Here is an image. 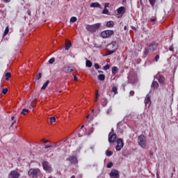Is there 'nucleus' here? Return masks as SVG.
<instances>
[{
  "label": "nucleus",
  "mask_w": 178,
  "mask_h": 178,
  "mask_svg": "<svg viewBox=\"0 0 178 178\" xmlns=\"http://www.w3.org/2000/svg\"><path fill=\"white\" fill-rule=\"evenodd\" d=\"M52 147H54V145H46L44 147L45 149H48V148H52Z\"/></svg>",
  "instance_id": "nucleus-43"
},
{
  "label": "nucleus",
  "mask_w": 178,
  "mask_h": 178,
  "mask_svg": "<svg viewBox=\"0 0 178 178\" xmlns=\"http://www.w3.org/2000/svg\"><path fill=\"white\" fill-rule=\"evenodd\" d=\"M119 70V68L118 67H112V74H116Z\"/></svg>",
  "instance_id": "nucleus-21"
},
{
  "label": "nucleus",
  "mask_w": 178,
  "mask_h": 178,
  "mask_svg": "<svg viewBox=\"0 0 178 178\" xmlns=\"http://www.w3.org/2000/svg\"><path fill=\"white\" fill-rule=\"evenodd\" d=\"M81 129H84V125H82V126L81 127Z\"/></svg>",
  "instance_id": "nucleus-57"
},
{
  "label": "nucleus",
  "mask_w": 178,
  "mask_h": 178,
  "mask_svg": "<svg viewBox=\"0 0 178 178\" xmlns=\"http://www.w3.org/2000/svg\"><path fill=\"white\" fill-rule=\"evenodd\" d=\"M124 30H127V26H125L124 27Z\"/></svg>",
  "instance_id": "nucleus-55"
},
{
  "label": "nucleus",
  "mask_w": 178,
  "mask_h": 178,
  "mask_svg": "<svg viewBox=\"0 0 178 178\" xmlns=\"http://www.w3.org/2000/svg\"><path fill=\"white\" fill-rule=\"evenodd\" d=\"M151 23H154V22H156V17H154V18H150Z\"/></svg>",
  "instance_id": "nucleus-39"
},
{
  "label": "nucleus",
  "mask_w": 178,
  "mask_h": 178,
  "mask_svg": "<svg viewBox=\"0 0 178 178\" xmlns=\"http://www.w3.org/2000/svg\"><path fill=\"white\" fill-rule=\"evenodd\" d=\"M29 113V109L24 108V109H22V111L21 112V115H26V113Z\"/></svg>",
  "instance_id": "nucleus-30"
},
{
  "label": "nucleus",
  "mask_w": 178,
  "mask_h": 178,
  "mask_svg": "<svg viewBox=\"0 0 178 178\" xmlns=\"http://www.w3.org/2000/svg\"><path fill=\"white\" fill-rule=\"evenodd\" d=\"M129 95H131V97H133V95H134V90H131L129 92Z\"/></svg>",
  "instance_id": "nucleus-47"
},
{
  "label": "nucleus",
  "mask_w": 178,
  "mask_h": 178,
  "mask_svg": "<svg viewBox=\"0 0 178 178\" xmlns=\"http://www.w3.org/2000/svg\"><path fill=\"white\" fill-rule=\"evenodd\" d=\"M42 168L45 172H47V173H51L52 167L51 166V164H49V162L44 161L42 162Z\"/></svg>",
  "instance_id": "nucleus-5"
},
{
  "label": "nucleus",
  "mask_w": 178,
  "mask_h": 178,
  "mask_svg": "<svg viewBox=\"0 0 178 178\" xmlns=\"http://www.w3.org/2000/svg\"><path fill=\"white\" fill-rule=\"evenodd\" d=\"M69 161H70V163L76 164L78 163L77 157L76 156H71L69 158Z\"/></svg>",
  "instance_id": "nucleus-14"
},
{
  "label": "nucleus",
  "mask_w": 178,
  "mask_h": 178,
  "mask_svg": "<svg viewBox=\"0 0 178 178\" xmlns=\"http://www.w3.org/2000/svg\"><path fill=\"white\" fill-rule=\"evenodd\" d=\"M42 74L41 72H39L36 76V80H40V79H41Z\"/></svg>",
  "instance_id": "nucleus-37"
},
{
  "label": "nucleus",
  "mask_w": 178,
  "mask_h": 178,
  "mask_svg": "<svg viewBox=\"0 0 178 178\" xmlns=\"http://www.w3.org/2000/svg\"><path fill=\"white\" fill-rule=\"evenodd\" d=\"M92 112H94V110H92Z\"/></svg>",
  "instance_id": "nucleus-62"
},
{
  "label": "nucleus",
  "mask_w": 178,
  "mask_h": 178,
  "mask_svg": "<svg viewBox=\"0 0 178 178\" xmlns=\"http://www.w3.org/2000/svg\"><path fill=\"white\" fill-rule=\"evenodd\" d=\"M116 134H113L111 136V134H109L108 135V142L111 143H115V141H116Z\"/></svg>",
  "instance_id": "nucleus-11"
},
{
  "label": "nucleus",
  "mask_w": 178,
  "mask_h": 178,
  "mask_svg": "<svg viewBox=\"0 0 178 178\" xmlns=\"http://www.w3.org/2000/svg\"><path fill=\"white\" fill-rule=\"evenodd\" d=\"M157 47H158V44L156 43L152 42L149 44L148 48L150 49V51H155Z\"/></svg>",
  "instance_id": "nucleus-15"
},
{
  "label": "nucleus",
  "mask_w": 178,
  "mask_h": 178,
  "mask_svg": "<svg viewBox=\"0 0 178 178\" xmlns=\"http://www.w3.org/2000/svg\"><path fill=\"white\" fill-rule=\"evenodd\" d=\"M55 62V58H51L49 60V63L52 65Z\"/></svg>",
  "instance_id": "nucleus-35"
},
{
  "label": "nucleus",
  "mask_w": 178,
  "mask_h": 178,
  "mask_svg": "<svg viewBox=\"0 0 178 178\" xmlns=\"http://www.w3.org/2000/svg\"><path fill=\"white\" fill-rule=\"evenodd\" d=\"M111 112H112V107H110L108 110H107V115H109V113H111Z\"/></svg>",
  "instance_id": "nucleus-42"
},
{
  "label": "nucleus",
  "mask_w": 178,
  "mask_h": 178,
  "mask_svg": "<svg viewBox=\"0 0 178 178\" xmlns=\"http://www.w3.org/2000/svg\"><path fill=\"white\" fill-rule=\"evenodd\" d=\"M115 34V32L112 30H106L103 31L101 33V36L102 38H108V37H111V35H113Z\"/></svg>",
  "instance_id": "nucleus-6"
},
{
  "label": "nucleus",
  "mask_w": 178,
  "mask_h": 178,
  "mask_svg": "<svg viewBox=\"0 0 178 178\" xmlns=\"http://www.w3.org/2000/svg\"><path fill=\"white\" fill-rule=\"evenodd\" d=\"M112 166H113V163H112V162H110V163H108L107 164V168H108V169H111V168H112Z\"/></svg>",
  "instance_id": "nucleus-38"
},
{
  "label": "nucleus",
  "mask_w": 178,
  "mask_h": 178,
  "mask_svg": "<svg viewBox=\"0 0 178 178\" xmlns=\"http://www.w3.org/2000/svg\"><path fill=\"white\" fill-rule=\"evenodd\" d=\"M86 65V67H91V66H92V63L90 61V60H87Z\"/></svg>",
  "instance_id": "nucleus-26"
},
{
  "label": "nucleus",
  "mask_w": 178,
  "mask_h": 178,
  "mask_svg": "<svg viewBox=\"0 0 178 178\" xmlns=\"http://www.w3.org/2000/svg\"><path fill=\"white\" fill-rule=\"evenodd\" d=\"M149 51H151V49H149V47L146 49L145 51V55H148V54H149Z\"/></svg>",
  "instance_id": "nucleus-40"
},
{
  "label": "nucleus",
  "mask_w": 178,
  "mask_h": 178,
  "mask_svg": "<svg viewBox=\"0 0 178 178\" xmlns=\"http://www.w3.org/2000/svg\"><path fill=\"white\" fill-rule=\"evenodd\" d=\"M90 8H101V4L98 2L91 3L90 5Z\"/></svg>",
  "instance_id": "nucleus-17"
},
{
  "label": "nucleus",
  "mask_w": 178,
  "mask_h": 178,
  "mask_svg": "<svg viewBox=\"0 0 178 178\" xmlns=\"http://www.w3.org/2000/svg\"><path fill=\"white\" fill-rule=\"evenodd\" d=\"M118 15H124L126 13V8L121 6L117 9Z\"/></svg>",
  "instance_id": "nucleus-13"
},
{
  "label": "nucleus",
  "mask_w": 178,
  "mask_h": 178,
  "mask_svg": "<svg viewBox=\"0 0 178 178\" xmlns=\"http://www.w3.org/2000/svg\"><path fill=\"white\" fill-rule=\"evenodd\" d=\"M20 177V173L16 170L11 171L8 175V178H19Z\"/></svg>",
  "instance_id": "nucleus-8"
},
{
  "label": "nucleus",
  "mask_w": 178,
  "mask_h": 178,
  "mask_svg": "<svg viewBox=\"0 0 178 178\" xmlns=\"http://www.w3.org/2000/svg\"><path fill=\"white\" fill-rule=\"evenodd\" d=\"M138 143L141 148L145 149L147 147V138H145V136H139L138 138Z\"/></svg>",
  "instance_id": "nucleus-3"
},
{
  "label": "nucleus",
  "mask_w": 178,
  "mask_h": 178,
  "mask_svg": "<svg viewBox=\"0 0 178 178\" xmlns=\"http://www.w3.org/2000/svg\"><path fill=\"white\" fill-rule=\"evenodd\" d=\"M2 92L5 95V94H8V88H3L2 90Z\"/></svg>",
  "instance_id": "nucleus-41"
},
{
  "label": "nucleus",
  "mask_w": 178,
  "mask_h": 178,
  "mask_svg": "<svg viewBox=\"0 0 178 178\" xmlns=\"http://www.w3.org/2000/svg\"><path fill=\"white\" fill-rule=\"evenodd\" d=\"M98 80H100V81H104L105 80V75L100 74L98 75Z\"/></svg>",
  "instance_id": "nucleus-22"
},
{
  "label": "nucleus",
  "mask_w": 178,
  "mask_h": 178,
  "mask_svg": "<svg viewBox=\"0 0 178 178\" xmlns=\"http://www.w3.org/2000/svg\"><path fill=\"white\" fill-rule=\"evenodd\" d=\"M99 27H101V24L97 23L93 25H86V29L89 33H96Z\"/></svg>",
  "instance_id": "nucleus-2"
},
{
  "label": "nucleus",
  "mask_w": 178,
  "mask_h": 178,
  "mask_svg": "<svg viewBox=\"0 0 178 178\" xmlns=\"http://www.w3.org/2000/svg\"><path fill=\"white\" fill-rule=\"evenodd\" d=\"M156 0H149V2L151 5V6H152V8H154V6H155V2Z\"/></svg>",
  "instance_id": "nucleus-32"
},
{
  "label": "nucleus",
  "mask_w": 178,
  "mask_h": 178,
  "mask_svg": "<svg viewBox=\"0 0 178 178\" xmlns=\"http://www.w3.org/2000/svg\"><path fill=\"white\" fill-rule=\"evenodd\" d=\"M151 87L154 90H156V88H158V87H159V84L158 83V81H153Z\"/></svg>",
  "instance_id": "nucleus-18"
},
{
  "label": "nucleus",
  "mask_w": 178,
  "mask_h": 178,
  "mask_svg": "<svg viewBox=\"0 0 178 178\" xmlns=\"http://www.w3.org/2000/svg\"><path fill=\"white\" fill-rule=\"evenodd\" d=\"M48 84H49V81H47L43 86L41 88V90H45V88H47V87H48Z\"/></svg>",
  "instance_id": "nucleus-23"
},
{
  "label": "nucleus",
  "mask_w": 178,
  "mask_h": 178,
  "mask_svg": "<svg viewBox=\"0 0 178 178\" xmlns=\"http://www.w3.org/2000/svg\"><path fill=\"white\" fill-rule=\"evenodd\" d=\"M158 60H159V55H156L155 57V61L158 62Z\"/></svg>",
  "instance_id": "nucleus-46"
},
{
  "label": "nucleus",
  "mask_w": 178,
  "mask_h": 178,
  "mask_svg": "<svg viewBox=\"0 0 178 178\" xmlns=\"http://www.w3.org/2000/svg\"><path fill=\"white\" fill-rule=\"evenodd\" d=\"M110 176L111 177H114V178L119 177V171H118L117 170H111V172H110Z\"/></svg>",
  "instance_id": "nucleus-10"
},
{
  "label": "nucleus",
  "mask_w": 178,
  "mask_h": 178,
  "mask_svg": "<svg viewBox=\"0 0 178 178\" xmlns=\"http://www.w3.org/2000/svg\"><path fill=\"white\" fill-rule=\"evenodd\" d=\"M5 76H6V80L8 81H9V79H10V77H12V74H10V72H7V73L5 74Z\"/></svg>",
  "instance_id": "nucleus-24"
},
{
  "label": "nucleus",
  "mask_w": 178,
  "mask_h": 178,
  "mask_svg": "<svg viewBox=\"0 0 178 178\" xmlns=\"http://www.w3.org/2000/svg\"><path fill=\"white\" fill-rule=\"evenodd\" d=\"M106 48L108 51V55H112V54L116 52V49L119 48V44L116 41H113L107 45Z\"/></svg>",
  "instance_id": "nucleus-1"
},
{
  "label": "nucleus",
  "mask_w": 178,
  "mask_h": 178,
  "mask_svg": "<svg viewBox=\"0 0 178 178\" xmlns=\"http://www.w3.org/2000/svg\"><path fill=\"white\" fill-rule=\"evenodd\" d=\"M145 105L147 104L151 105V97H147L145 99Z\"/></svg>",
  "instance_id": "nucleus-20"
},
{
  "label": "nucleus",
  "mask_w": 178,
  "mask_h": 178,
  "mask_svg": "<svg viewBox=\"0 0 178 178\" xmlns=\"http://www.w3.org/2000/svg\"><path fill=\"white\" fill-rule=\"evenodd\" d=\"M11 120H15V116L11 117Z\"/></svg>",
  "instance_id": "nucleus-54"
},
{
  "label": "nucleus",
  "mask_w": 178,
  "mask_h": 178,
  "mask_svg": "<svg viewBox=\"0 0 178 178\" xmlns=\"http://www.w3.org/2000/svg\"><path fill=\"white\" fill-rule=\"evenodd\" d=\"M95 68L98 70V69H99V65L98 63H95Z\"/></svg>",
  "instance_id": "nucleus-44"
},
{
  "label": "nucleus",
  "mask_w": 178,
  "mask_h": 178,
  "mask_svg": "<svg viewBox=\"0 0 178 178\" xmlns=\"http://www.w3.org/2000/svg\"><path fill=\"white\" fill-rule=\"evenodd\" d=\"M42 141L43 143H44V144H47V143H49V140L45 139H43Z\"/></svg>",
  "instance_id": "nucleus-50"
},
{
  "label": "nucleus",
  "mask_w": 178,
  "mask_h": 178,
  "mask_svg": "<svg viewBox=\"0 0 178 178\" xmlns=\"http://www.w3.org/2000/svg\"><path fill=\"white\" fill-rule=\"evenodd\" d=\"M157 80L159 84H161L162 86L165 84V76H163V75H159V76H157Z\"/></svg>",
  "instance_id": "nucleus-12"
},
{
  "label": "nucleus",
  "mask_w": 178,
  "mask_h": 178,
  "mask_svg": "<svg viewBox=\"0 0 178 178\" xmlns=\"http://www.w3.org/2000/svg\"><path fill=\"white\" fill-rule=\"evenodd\" d=\"M86 118L88 119V118H90V115H88Z\"/></svg>",
  "instance_id": "nucleus-58"
},
{
  "label": "nucleus",
  "mask_w": 178,
  "mask_h": 178,
  "mask_svg": "<svg viewBox=\"0 0 178 178\" xmlns=\"http://www.w3.org/2000/svg\"><path fill=\"white\" fill-rule=\"evenodd\" d=\"M109 13V10L107 8H104L102 10V15H108Z\"/></svg>",
  "instance_id": "nucleus-33"
},
{
  "label": "nucleus",
  "mask_w": 178,
  "mask_h": 178,
  "mask_svg": "<svg viewBox=\"0 0 178 178\" xmlns=\"http://www.w3.org/2000/svg\"><path fill=\"white\" fill-rule=\"evenodd\" d=\"M5 3H9V2H10V0H3Z\"/></svg>",
  "instance_id": "nucleus-51"
},
{
  "label": "nucleus",
  "mask_w": 178,
  "mask_h": 178,
  "mask_svg": "<svg viewBox=\"0 0 178 178\" xmlns=\"http://www.w3.org/2000/svg\"><path fill=\"white\" fill-rule=\"evenodd\" d=\"M70 22H71V23H76V22H77V17H72L70 18Z\"/></svg>",
  "instance_id": "nucleus-31"
},
{
  "label": "nucleus",
  "mask_w": 178,
  "mask_h": 178,
  "mask_svg": "<svg viewBox=\"0 0 178 178\" xmlns=\"http://www.w3.org/2000/svg\"><path fill=\"white\" fill-rule=\"evenodd\" d=\"M8 33H9V26H6L3 36L5 37L6 35H8Z\"/></svg>",
  "instance_id": "nucleus-25"
},
{
  "label": "nucleus",
  "mask_w": 178,
  "mask_h": 178,
  "mask_svg": "<svg viewBox=\"0 0 178 178\" xmlns=\"http://www.w3.org/2000/svg\"><path fill=\"white\" fill-rule=\"evenodd\" d=\"M63 72H64V73H72V72H74V69L65 65L63 67Z\"/></svg>",
  "instance_id": "nucleus-9"
},
{
  "label": "nucleus",
  "mask_w": 178,
  "mask_h": 178,
  "mask_svg": "<svg viewBox=\"0 0 178 178\" xmlns=\"http://www.w3.org/2000/svg\"><path fill=\"white\" fill-rule=\"evenodd\" d=\"M48 178H52V177H49Z\"/></svg>",
  "instance_id": "nucleus-60"
},
{
  "label": "nucleus",
  "mask_w": 178,
  "mask_h": 178,
  "mask_svg": "<svg viewBox=\"0 0 178 178\" xmlns=\"http://www.w3.org/2000/svg\"><path fill=\"white\" fill-rule=\"evenodd\" d=\"M99 97V92L98 90H96V97L95 99V102H97V101H98Z\"/></svg>",
  "instance_id": "nucleus-34"
},
{
  "label": "nucleus",
  "mask_w": 178,
  "mask_h": 178,
  "mask_svg": "<svg viewBox=\"0 0 178 178\" xmlns=\"http://www.w3.org/2000/svg\"><path fill=\"white\" fill-rule=\"evenodd\" d=\"M49 122L51 124H52V123H55V122H56V118L55 117H51L49 118Z\"/></svg>",
  "instance_id": "nucleus-27"
},
{
  "label": "nucleus",
  "mask_w": 178,
  "mask_h": 178,
  "mask_svg": "<svg viewBox=\"0 0 178 178\" xmlns=\"http://www.w3.org/2000/svg\"><path fill=\"white\" fill-rule=\"evenodd\" d=\"M113 154V153L112 152V151H111V150L106 151V156H112Z\"/></svg>",
  "instance_id": "nucleus-28"
},
{
  "label": "nucleus",
  "mask_w": 178,
  "mask_h": 178,
  "mask_svg": "<svg viewBox=\"0 0 178 178\" xmlns=\"http://www.w3.org/2000/svg\"><path fill=\"white\" fill-rule=\"evenodd\" d=\"M106 26L108 29H112L113 26H115V22H113V21H108L106 23Z\"/></svg>",
  "instance_id": "nucleus-19"
},
{
  "label": "nucleus",
  "mask_w": 178,
  "mask_h": 178,
  "mask_svg": "<svg viewBox=\"0 0 178 178\" xmlns=\"http://www.w3.org/2000/svg\"><path fill=\"white\" fill-rule=\"evenodd\" d=\"M41 174V170H40V169L38 168H31L29 172H28V175L29 177H38V175Z\"/></svg>",
  "instance_id": "nucleus-4"
},
{
  "label": "nucleus",
  "mask_w": 178,
  "mask_h": 178,
  "mask_svg": "<svg viewBox=\"0 0 178 178\" xmlns=\"http://www.w3.org/2000/svg\"><path fill=\"white\" fill-rule=\"evenodd\" d=\"M109 67H111V65L107 64V65H106L105 66L103 67V70H109Z\"/></svg>",
  "instance_id": "nucleus-36"
},
{
  "label": "nucleus",
  "mask_w": 178,
  "mask_h": 178,
  "mask_svg": "<svg viewBox=\"0 0 178 178\" xmlns=\"http://www.w3.org/2000/svg\"><path fill=\"white\" fill-rule=\"evenodd\" d=\"M55 147H56V143H55Z\"/></svg>",
  "instance_id": "nucleus-61"
},
{
  "label": "nucleus",
  "mask_w": 178,
  "mask_h": 178,
  "mask_svg": "<svg viewBox=\"0 0 178 178\" xmlns=\"http://www.w3.org/2000/svg\"><path fill=\"white\" fill-rule=\"evenodd\" d=\"M72 47V42L69 40H65V49L69 51V49Z\"/></svg>",
  "instance_id": "nucleus-16"
},
{
  "label": "nucleus",
  "mask_w": 178,
  "mask_h": 178,
  "mask_svg": "<svg viewBox=\"0 0 178 178\" xmlns=\"http://www.w3.org/2000/svg\"><path fill=\"white\" fill-rule=\"evenodd\" d=\"M98 73H104L102 71H98Z\"/></svg>",
  "instance_id": "nucleus-56"
},
{
  "label": "nucleus",
  "mask_w": 178,
  "mask_h": 178,
  "mask_svg": "<svg viewBox=\"0 0 178 178\" xmlns=\"http://www.w3.org/2000/svg\"><path fill=\"white\" fill-rule=\"evenodd\" d=\"M78 78L76 76H74V81H77Z\"/></svg>",
  "instance_id": "nucleus-52"
},
{
  "label": "nucleus",
  "mask_w": 178,
  "mask_h": 178,
  "mask_svg": "<svg viewBox=\"0 0 178 178\" xmlns=\"http://www.w3.org/2000/svg\"><path fill=\"white\" fill-rule=\"evenodd\" d=\"M112 91L114 92V95H116V94H118V87L113 86Z\"/></svg>",
  "instance_id": "nucleus-29"
},
{
  "label": "nucleus",
  "mask_w": 178,
  "mask_h": 178,
  "mask_svg": "<svg viewBox=\"0 0 178 178\" xmlns=\"http://www.w3.org/2000/svg\"><path fill=\"white\" fill-rule=\"evenodd\" d=\"M109 8V3H106L105 4H104V8Z\"/></svg>",
  "instance_id": "nucleus-45"
},
{
  "label": "nucleus",
  "mask_w": 178,
  "mask_h": 178,
  "mask_svg": "<svg viewBox=\"0 0 178 178\" xmlns=\"http://www.w3.org/2000/svg\"><path fill=\"white\" fill-rule=\"evenodd\" d=\"M29 108H30V109H31V108H33V106H29Z\"/></svg>",
  "instance_id": "nucleus-59"
},
{
  "label": "nucleus",
  "mask_w": 178,
  "mask_h": 178,
  "mask_svg": "<svg viewBox=\"0 0 178 178\" xmlns=\"http://www.w3.org/2000/svg\"><path fill=\"white\" fill-rule=\"evenodd\" d=\"M116 143L117 145L115 147V149L116 151H120L122 148H123V146L124 145V144L123 143V140H122V138H118L117 139Z\"/></svg>",
  "instance_id": "nucleus-7"
},
{
  "label": "nucleus",
  "mask_w": 178,
  "mask_h": 178,
  "mask_svg": "<svg viewBox=\"0 0 178 178\" xmlns=\"http://www.w3.org/2000/svg\"><path fill=\"white\" fill-rule=\"evenodd\" d=\"M15 123H16V120H14V121L13 122V123L11 124V127H12V126H13V124H14Z\"/></svg>",
  "instance_id": "nucleus-53"
},
{
  "label": "nucleus",
  "mask_w": 178,
  "mask_h": 178,
  "mask_svg": "<svg viewBox=\"0 0 178 178\" xmlns=\"http://www.w3.org/2000/svg\"><path fill=\"white\" fill-rule=\"evenodd\" d=\"M27 13H28L29 16H31V10H28Z\"/></svg>",
  "instance_id": "nucleus-49"
},
{
  "label": "nucleus",
  "mask_w": 178,
  "mask_h": 178,
  "mask_svg": "<svg viewBox=\"0 0 178 178\" xmlns=\"http://www.w3.org/2000/svg\"><path fill=\"white\" fill-rule=\"evenodd\" d=\"M169 51H174L173 45L169 47Z\"/></svg>",
  "instance_id": "nucleus-48"
}]
</instances>
